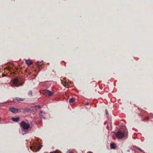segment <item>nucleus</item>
I'll return each instance as SVG.
<instances>
[{
  "instance_id": "f257e3e1",
  "label": "nucleus",
  "mask_w": 153,
  "mask_h": 153,
  "mask_svg": "<svg viewBox=\"0 0 153 153\" xmlns=\"http://www.w3.org/2000/svg\"><path fill=\"white\" fill-rule=\"evenodd\" d=\"M20 125L22 128L21 132L22 134H24L26 133L28 131L27 130L30 127V124L28 123H26L24 121H22Z\"/></svg>"
},
{
  "instance_id": "dca6fc26",
  "label": "nucleus",
  "mask_w": 153,
  "mask_h": 153,
  "mask_svg": "<svg viewBox=\"0 0 153 153\" xmlns=\"http://www.w3.org/2000/svg\"><path fill=\"white\" fill-rule=\"evenodd\" d=\"M105 113L106 115H108V112L107 109L105 110Z\"/></svg>"
},
{
  "instance_id": "1a4fd4ad",
  "label": "nucleus",
  "mask_w": 153,
  "mask_h": 153,
  "mask_svg": "<svg viewBox=\"0 0 153 153\" xmlns=\"http://www.w3.org/2000/svg\"><path fill=\"white\" fill-rule=\"evenodd\" d=\"M16 99L18 101H23L25 99L23 98H20L19 97H16L14 99V100Z\"/></svg>"
},
{
  "instance_id": "ddd939ff",
  "label": "nucleus",
  "mask_w": 153,
  "mask_h": 153,
  "mask_svg": "<svg viewBox=\"0 0 153 153\" xmlns=\"http://www.w3.org/2000/svg\"><path fill=\"white\" fill-rule=\"evenodd\" d=\"M16 113H19L21 111V110L19 108H16Z\"/></svg>"
},
{
  "instance_id": "f8f14e48",
  "label": "nucleus",
  "mask_w": 153,
  "mask_h": 153,
  "mask_svg": "<svg viewBox=\"0 0 153 153\" xmlns=\"http://www.w3.org/2000/svg\"><path fill=\"white\" fill-rule=\"evenodd\" d=\"M75 101V98L73 97L71 98L69 100L70 102H73Z\"/></svg>"
},
{
  "instance_id": "2eb2a0df",
  "label": "nucleus",
  "mask_w": 153,
  "mask_h": 153,
  "mask_svg": "<svg viewBox=\"0 0 153 153\" xmlns=\"http://www.w3.org/2000/svg\"><path fill=\"white\" fill-rule=\"evenodd\" d=\"M136 148L138 150H139L143 152V151L139 148L138 147H136Z\"/></svg>"
},
{
  "instance_id": "39448f33",
  "label": "nucleus",
  "mask_w": 153,
  "mask_h": 153,
  "mask_svg": "<svg viewBox=\"0 0 153 153\" xmlns=\"http://www.w3.org/2000/svg\"><path fill=\"white\" fill-rule=\"evenodd\" d=\"M9 111L13 113H16V108H10L9 109Z\"/></svg>"
},
{
  "instance_id": "412c9836",
  "label": "nucleus",
  "mask_w": 153,
  "mask_h": 153,
  "mask_svg": "<svg viewBox=\"0 0 153 153\" xmlns=\"http://www.w3.org/2000/svg\"><path fill=\"white\" fill-rule=\"evenodd\" d=\"M87 153H93L91 152H88Z\"/></svg>"
},
{
  "instance_id": "0eeeda50",
  "label": "nucleus",
  "mask_w": 153,
  "mask_h": 153,
  "mask_svg": "<svg viewBox=\"0 0 153 153\" xmlns=\"http://www.w3.org/2000/svg\"><path fill=\"white\" fill-rule=\"evenodd\" d=\"M25 62L28 65H30L32 64V62L29 59L26 60Z\"/></svg>"
},
{
  "instance_id": "9b49d317",
  "label": "nucleus",
  "mask_w": 153,
  "mask_h": 153,
  "mask_svg": "<svg viewBox=\"0 0 153 153\" xmlns=\"http://www.w3.org/2000/svg\"><path fill=\"white\" fill-rule=\"evenodd\" d=\"M18 82V79L16 78L14 79L13 81V84H15L16 83Z\"/></svg>"
},
{
  "instance_id": "423d86ee",
  "label": "nucleus",
  "mask_w": 153,
  "mask_h": 153,
  "mask_svg": "<svg viewBox=\"0 0 153 153\" xmlns=\"http://www.w3.org/2000/svg\"><path fill=\"white\" fill-rule=\"evenodd\" d=\"M45 93L46 94L49 96H51L53 94V93L51 91L49 90H46Z\"/></svg>"
},
{
  "instance_id": "a211bd4d",
  "label": "nucleus",
  "mask_w": 153,
  "mask_h": 153,
  "mask_svg": "<svg viewBox=\"0 0 153 153\" xmlns=\"http://www.w3.org/2000/svg\"><path fill=\"white\" fill-rule=\"evenodd\" d=\"M38 108H39V109L41 108V107H40V106H38Z\"/></svg>"
},
{
  "instance_id": "f3484780",
  "label": "nucleus",
  "mask_w": 153,
  "mask_h": 153,
  "mask_svg": "<svg viewBox=\"0 0 153 153\" xmlns=\"http://www.w3.org/2000/svg\"><path fill=\"white\" fill-rule=\"evenodd\" d=\"M66 153H73L71 152H68Z\"/></svg>"
},
{
  "instance_id": "9d476101",
  "label": "nucleus",
  "mask_w": 153,
  "mask_h": 153,
  "mask_svg": "<svg viewBox=\"0 0 153 153\" xmlns=\"http://www.w3.org/2000/svg\"><path fill=\"white\" fill-rule=\"evenodd\" d=\"M110 147L111 149H114L115 148V144L114 143H111L110 144Z\"/></svg>"
},
{
  "instance_id": "4be33fe9",
  "label": "nucleus",
  "mask_w": 153,
  "mask_h": 153,
  "mask_svg": "<svg viewBox=\"0 0 153 153\" xmlns=\"http://www.w3.org/2000/svg\"><path fill=\"white\" fill-rule=\"evenodd\" d=\"M1 120V118H0V120Z\"/></svg>"
},
{
  "instance_id": "6ab92c4d",
  "label": "nucleus",
  "mask_w": 153,
  "mask_h": 153,
  "mask_svg": "<svg viewBox=\"0 0 153 153\" xmlns=\"http://www.w3.org/2000/svg\"><path fill=\"white\" fill-rule=\"evenodd\" d=\"M19 86V85H15L14 86H16V87H18V86Z\"/></svg>"
},
{
  "instance_id": "7ed1b4c3",
  "label": "nucleus",
  "mask_w": 153,
  "mask_h": 153,
  "mask_svg": "<svg viewBox=\"0 0 153 153\" xmlns=\"http://www.w3.org/2000/svg\"><path fill=\"white\" fill-rule=\"evenodd\" d=\"M116 135L118 139H120L122 138L123 137L124 134L122 132L118 131L116 134Z\"/></svg>"
},
{
  "instance_id": "6e6552de",
  "label": "nucleus",
  "mask_w": 153,
  "mask_h": 153,
  "mask_svg": "<svg viewBox=\"0 0 153 153\" xmlns=\"http://www.w3.org/2000/svg\"><path fill=\"white\" fill-rule=\"evenodd\" d=\"M12 120L13 121L16 122H18L19 121V117L17 118H12Z\"/></svg>"
},
{
  "instance_id": "aec40b11",
  "label": "nucleus",
  "mask_w": 153,
  "mask_h": 153,
  "mask_svg": "<svg viewBox=\"0 0 153 153\" xmlns=\"http://www.w3.org/2000/svg\"><path fill=\"white\" fill-rule=\"evenodd\" d=\"M86 104V105H88L89 104V103H87Z\"/></svg>"
},
{
  "instance_id": "4468645a",
  "label": "nucleus",
  "mask_w": 153,
  "mask_h": 153,
  "mask_svg": "<svg viewBox=\"0 0 153 153\" xmlns=\"http://www.w3.org/2000/svg\"><path fill=\"white\" fill-rule=\"evenodd\" d=\"M28 94L30 96H31L32 95V92L31 91H29L28 93Z\"/></svg>"
},
{
  "instance_id": "20e7f679",
  "label": "nucleus",
  "mask_w": 153,
  "mask_h": 153,
  "mask_svg": "<svg viewBox=\"0 0 153 153\" xmlns=\"http://www.w3.org/2000/svg\"><path fill=\"white\" fill-rule=\"evenodd\" d=\"M45 113L43 111H41L39 114V117L41 119H45L44 117L45 116Z\"/></svg>"
},
{
  "instance_id": "f03ea898",
  "label": "nucleus",
  "mask_w": 153,
  "mask_h": 153,
  "mask_svg": "<svg viewBox=\"0 0 153 153\" xmlns=\"http://www.w3.org/2000/svg\"><path fill=\"white\" fill-rule=\"evenodd\" d=\"M42 146V145L40 146V147L38 149V145L37 144H36L35 145H34L33 146H31L30 147V149L31 150H32L33 152H37L39 150L41 147Z\"/></svg>"
}]
</instances>
